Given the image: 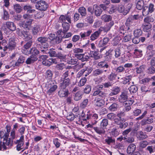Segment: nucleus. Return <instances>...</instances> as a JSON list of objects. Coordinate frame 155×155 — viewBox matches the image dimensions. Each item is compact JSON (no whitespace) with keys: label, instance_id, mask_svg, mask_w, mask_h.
I'll return each instance as SVG.
<instances>
[{"label":"nucleus","instance_id":"nucleus-2","mask_svg":"<svg viewBox=\"0 0 155 155\" xmlns=\"http://www.w3.org/2000/svg\"><path fill=\"white\" fill-rule=\"evenodd\" d=\"M87 10L91 15H93L94 14L97 17L100 16L103 12V10L96 4L94 5L92 7L91 6L88 7Z\"/></svg>","mask_w":155,"mask_h":155},{"label":"nucleus","instance_id":"nucleus-35","mask_svg":"<svg viewBox=\"0 0 155 155\" xmlns=\"http://www.w3.org/2000/svg\"><path fill=\"white\" fill-rule=\"evenodd\" d=\"M144 5V3L143 1V0H139L137 3L136 8L138 10H141L142 8L143 9Z\"/></svg>","mask_w":155,"mask_h":155},{"label":"nucleus","instance_id":"nucleus-49","mask_svg":"<svg viewBox=\"0 0 155 155\" xmlns=\"http://www.w3.org/2000/svg\"><path fill=\"white\" fill-rule=\"evenodd\" d=\"M114 69L117 73H120L124 72L125 69L123 66H120Z\"/></svg>","mask_w":155,"mask_h":155},{"label":"nucleus","instance_id":"nucleus-50","mask_svg":"<svg viewBox=\"0 0 155 155\" xmlns=\"http://www.w3.org/2000/svg\"><path fill=\"white\" fill-rule=\"evenodd\" d=\"M85 19L86 21L89 24H92L94 21L93 15L91 14L90 16H87Z\"/></svg>","mask_w":155,"mask_h":155},{"label":"nucleus","instance_id":"nucleus-37","mask_svg":"<svg viewBox=\"0 0 155 155\" xmlns=\"http://www.w3.org/2000/svg\"><path fill=\"white\" fill-rule=\"evenodd\" d=\"M70 25L69 23L64 22L62 24V27L63 29V33H65L69 30Z\"/></svg>","mask_w":155,"mask_h":155},{"label":"nucleus","instance_id":"nucleus-16","mask_svg":"<svg viewBox=\"0 0 155 155\" xmlns=\"http://www.w3.org/2000/svg\"><path fill=\"white\" fill-rule=\"evenodd\" d=\"M60 87L66 88L70 84V80L69 78L66 79L60 80Z\"/></svg>","mask_w":155,"mask_h":155},{"label":"nucleus","instance_id":"nucleus-7","mask_svg":"<svg viewBox=\"0 0 155 155\" xmlns=\"http://www.w3.org/2000/svg\"><path fill=\"white\" fill-rule=\"evenodd\" d=\"M114 123L117 125H119V128L120 129H124L127 127L128 125L127 122H125L124 124L122 123L121 119L120 118H118L116 116L114 119L113 120Z\"/></svg>","mask_w":155,"mask_h":155},{"label":"nucleus","instance_id":"nucleus-62","mask_svg":"<svg viewBox=\"0 0 155 155\" xmlns=\"http://www.w3.org/2000/svg\"><path fill=\"white\" fill-rule=\"evenodd\" d=\"M73 51L75 55V54H79L82 53L83 51V50L80 48H75L73 49Z\"/></svg>","mask_w":155,"mask_h":155},{"label":"nucleus","instance_id":"nucleus-61","mask_svg":"<svg viewBox=\"0 0 155 155\" xmlns=\"http://www.w3.org/2000/svg\"><path fill=\"white\" fill-rule=\"evenodd\" d=\"M75 117V115L72 113H69L67 116V118L68 120L70 121H73Z\"/></svg>","mask_w":155,"mask_h":155},{"label":"nucleus","instance_id":"nucleus-53","mask_svg":"<svg viewBox=\"0 0 155 155\" xmlns=\"http://www.w3.org/2000/svg\"><path fill=\"white\" fill-rule=\"evenodd\" d=\"M82 93L80 91H78L75 94L74 99L75 101H78L81 98Z\"/></svg>","mask_w":155,"mask_h":155},{"label":"nucleus","instance_id":"nucleus-27","mask_svg":"<svg viewBox=\"0 0 155 155\" xmlns=\"http://www.w3.org/2000/svg\"><path fill=\"white\" fill-rule=\"evenodd\" d=\"M38 60L37 57H35L32 55H31L28 58L26 61V63L27 64H30L31 63L34 62Z\"/></svg>","mask_w":155,"mask_h":155},{"label":"nucleus","instance_id":"nucleus-13","mask_svg":"<svg viewBox=\"0 0 155 155\" xmlns=\"http://www.w3.org/2000/svg\"><path fill=\"white\" fill-rule=\"evenodd\" d=\"M8 49L12 50L15 49L16 46L15 38L14 36L10 37L9 39V43L8 44Z\"/></svg>","mask_w":155,"mask_h":155},{"label":"nucleus","instance_id":"nucleus-46","mask_svg":"<svg viewBox=\"0 0 155 155\" xmlns=\"http://www.w3.org/2000/svg\"><path fill=\"white\" fill-rule=\"evenodd\" d=\"M142 31L140 29H138L135 30L134 32V37H139L142 35Z\"/></svg>","mask_w":155,"mask_h":155},{"label":"nucleus","instance_id":"nucleus-11","mask_svg":"<svg viewBox=\"0 0 155 155\" xmlns=\"http://www.w3.org/2000/svg\"><path fill=\"white\" fill-rule=\"evenodd\" d=\"M33 20H29L23 21L22 23L21 26L24 29L26 30H30L31 27L32 23Z\"/></svg>","mask_w":155,"mask_h":155},{"label":"nucleus","instance_id":"nucleus-59","mask_svg":"<svg viewBox=\"0 0 155 155\" xmlns=\"http://www.w3.org/2000/svg\"><path fill=\"white\" fill-rule=\"evenodd\" d=\"M90 53H93V54L91 56V57L93 58L95 60H98L100 58V56L98 55L97 52L96 51H91Z\"/></svg>","mask_w":155,"mask_h":155},{"label":"nucleus","instance_id":"nucleus-58","mask_svg":"<svg viewBox=\"0 0 155 155\" xmlns=\"http://www.w3.org/2000/svg\"><path fill=\"white\" fill-rule=\"evenodd\" d=\"M125 26L122 25L120 26L119 28L118 32L119 34H121V35H124L126 32V30L124 29Z\"/></svg>","mask_w":155,"mask_h":155},{"label":"nucleus","instance_id":"nucleus-29","mask_svg":"<svg viewBox=\"0 0 155 155\" xmlns=\"http://www.w3.org/2000/svg\"><path fill=\"white\" fill-rule=\"evenodd\" d=\"M101 19L104 22H107L111 21L112 17L110 15L104 14L101 16Z\"/></svg>","mask_w":155,"mask_h":155},{"label":"nucleus","instance_id":"nucleus-44","mask_svg":"<svg viewBox=\"0 0 155 155\" xmlns=\"http://www.w3.org/2000/svg\"><path fill=\"white\" fill-rule=\"evenodd\" d=\"M119 134V132L118 129L116 128H113L110 132V134L112 136L114 137H117Z\"/></svg>","mask_w":155,"mask_h":155},{"label":"nucleus","instance_id":"nucleus-36","mask_svg":"<svg viewBox=\"0 0 155 155\" xmlns=\"http://www.w3.org/2000/svg\"><path fill=\"white\" fill-rule=\"evenodd\" d=\"M58 88V86L55 84H52L51 85L50 89L48 91L47 93L49 95L52 93L54 92Z\"/></svg>","mask_w":155,"mask_h":155},{"label":"nucleus","instance_id":"nucleus-33","mask_svg":"<svg viewBox=\"0 0 155 155\" xmlns=\"http://www.w3.org/2000/svg\"><path fill=\"white\" fill-rule=\"evenodd\" d=\"M137 137L138 139L139 140L144 139L148 137L147 135L144 134L142 131H139L137 133Z\"/></svg>","mask_w":155,"mask_h":155},{"label":"nucleus","instance_id":"nucleus-42","mask_svg":"<svg viewBox=\"0 0 155 155\" xmlns=\"http://www.w3.org/2000/svg\"><path fill=\"white\" fill-rule=\"evenodd\" d=\"M32 6L30 5H25L24 7V10L27 11V12L28 13H32L35 12V10L32 9Z\"/></svg>","mask_w":155,"mask_h":155},{"label":"nucleus","instance_id":"nucleus-28","mask_svg":"<svg viewBox=\"0 0 155 155\" xmlns=\"http://www.w3.org/2000/svg\"><path fill=\"white\" fill-rule=\"evenodd\" d=\"M104 72L103 70L100 68H98L93 71L92 72V75L94 76L101 75Z\"/></svg>","mask_w":155,"mask_h":155},{"label":"nucleus","instance_id":"nucleus-24","mask_svg":"<svg viewBox=\"0 0 155 155\" xmlns=\"http://www.w3.org/2000/svg\"><path fill=\"white\" fill-rule=\"evenodd\" d=\"M97 66L99 68H103L104 69H107L109 67L108 63L106 62L105 61H104L98 62L97 64Z\"/></svg>","mask_w":155,"mask_h":155},{"label":"nucleus","instance_id":"nucleus-41","mask_svg":"<svg viewBox=\"0 0 155 155\" xmlns=\"http://www.w3.org/2000/svg\"><path fill=\"white\" fill-rule=\"evenodd\" d=\"M155 72V67L150 65L149 67L147 70V73L148 74H154Z\"/></svg>","mask_w":155,"mask_h":155},{"label":"nucleus","instance_id":"nucleus-56","mask_svg":"<svg viewBox=\"0 0 155 155\" xmlns=\"http://www.w3.org/2000/svg\"><path fill=\"white\" fill-rule=\"evenodd\" d=\"M154 21V19L151 16H148L145 18L144 19V21L146 23H150V22H153Z\"/></svg>","mask_w":155,"mask_h":155},{"label":"nucleus","instance_id":"nucleus-43","mask_svg":"<svg viewBox=\"0 0 155 155\" xmlns=\"http://www.w3.org/2000/svg\"><path fill=\"white\" fill-rule=\"evenodd\" d=\"M146 68V66L142 65L139 67L136 68V72L137 74H141L143 72Z\"/></svg>","mask_w":155,"mask_h":155},{"label":"nucleus","instance_id":"nucleus-60","mask_svg":"<svg viewBox=\"0 0 155 155\" xmlns=\"http://www.w3.org/2000/svg\"><path fill=\"white\" fill-rule=\"evenodd\" d=\"M116 116V115L113 113H109L107 115L108 119L111 120H113Z\"/></svg>","mask_w":155,"mask_h":155},{"label":"nucleus","instance_id":"nucleus-34","mask_svg":"<svg viewBox=\"0 0 155 155\" xmlns=\"http://www.w3.org/2000/svg\"><path fill=\"white\" fill-rule=\"evenodd\" d=\"M25 60V58L24 57L22 56H20L18 60L17 61L15 62V66H20L24 62Z\"/></svg>","mask_w":155,"mask_h":155},{"label":"nucleus","instance_id":"nucleus-15","mask_svg":"<svg viewBox=\"0 0 155 155\" xmlns=\"http://www.w3.org/2000/svg\"><path fill=\"white\" fill-rule=\"evenodd\" d=\"M132 76L130 75L126 76L125 77L122 78L120 79V82L124 84H127L129 85L131 80Z\"/></svg>","mask_w":155,"mask_h":155},{"label":"nucleus","instance_id":"nucleus-47","mask_svg":"<svg viewBox=\"0 0 155 155\" xmlns=\"http://www.w3.org/2000/svg\"><path fill=\"white\" fill-rule=\"evenodd\" d=\"M40 30V26L39 25H34L32 28V32L33 35L37 34Z\"/></svg>","mask_w":155,"mask_h":155},{"label":"nucleus","instance_id":"nucleus-22","mask_svg":"<svg viewBox=\"0 0 155 155\" xmlns=\"http://www.w3.org/2000/svg\"><path fill=\"white\" fill-rule=\"evenodd\" d=\"M128 99V96L126 93L122 92L119 98V101L120 103H123L127 101Z\"/></svg>","mask_w":155,"mask_h":155},{"label":"nucleus","instance_id":"nucleus-3","mask_svg":"<svg viewBox=\"0 0 155 155\" xmlns=\"http://www.w3.org/2000/svg\"><path fill=\"white\" fill-rule=\"evenodd\" d=\"M48 6V4L45 1L41 0L39 1V2L35 5L36 9L41 11H46Z\"/></svg>","mask_w":155,"mask_h":155},{"label":"nucleus","instance_id":"nucleus-20","mask_svg":"<svg viewBox=\"0 0 155 155\" xmlns=\"http://www.w3.org/2000/svg\"><path fill=\"white\" fill-rule=\"evenodd\" d=\"M5 24L6 27L12 31H14L16 29V27L14 23L11 21H7Z\"/></svg>","mask_w":155,"mask_h":155},{"label":"nucleus","instance_id":"nucleus-10","mask_svg":"<svg viewBox=\"0 0 155 155\" xmlns=\"http://www.w3.org/2000/svg\"><path fill=\"white\" fill-rule=\"evenodd\" d=\"M3 141L2 142L1 141L0 142V150H6L7 149L6 146L11 145L12 144L10 139L8 140Z\"/></svg>","mask_w":155,"mask_h":155},{"label":"nucleus","instance_id":"nucleus-30","mask_svg":"<svg viewBox=\"0 0 155 155\" xmlns=\"http://www.w3.org/2000/svg\"><path fill=\"white\" fill-rule=\"evenodd\" d=\"M78 12L80 14L82 17L86 16L87 14L86 9L84 7H80L78 10Z\"/></svg>","mask_w":155,"mask_h":155},{"label":"nucleus","instance_id":"nucleus-54","mask_svg":"<svg viewBox=\"0 0 155 155\" xmlns=\"http://www.w3.org/2000/svg\"><path fill=\"white\" fill-rule=\"evenodd\" d=\"M117 74L112 72L108 76V79L110 81L115 80L117 77Z\"/></svg>","mask_w":155,"mask_h":155},{"label":"nucleus","instance_id":"nucleus-31","mask_svg":"<svg viewBox=\"0 0 155 155\" xmlns=\"http://www.w3.org/2000/svg\"><path fill=\"white\" fill-rule=\"evenodd\" d=\"M120 88L118 87H113L112 92L109 94L110 96H112L118 94L120 91Z\"/></svg>","mask_w":155,"mask_h":155},{"label":"nucleus","instance_id":"nucleus-5","mask_svg":"<svg viewBox=\"0 0 155 155\" xmlns=\"http://www.w3.org/2000/svg\"><path fill=\"white\" fill-rule=\"evenodd\" d=\"M129 6L127 7H125L124 5H120L118 8V12L122 13L123 15H126L128 14L131 8V4H128Z\"/></svg>","mask_w":155,"mask_h":155},{"label":"nucleus","instance_id":"nucleus-19","mask_svg":"<svg viewBox=\"0 0 155 155\" xmlns=\"http://www.w3.org/2000/svg\"><path fill=\"white\" fill-rule=\"evenodd\" d=\"M101 31L99 29L92 34L90 36V40L92 41H94L97 39L101 34Z\"/></svg>","mask_w":155,"mask_h":155},{"label":"nucleus","instance_id":"nucleus-45","mask_svg":"<svg viewBox=\"0 0 155 155\" xmlns=\"http://www.w3.org/2000/svg\"><path fill=\"white\" fill-rule=\"evenodd\" d=\"M114 53V50L113 49L110 48L105 53V56L108 58L111 59L113 54Z\"/></svg>","mask_w":155,"mask_h":155},{"label":"nucleus","instance_id":"nucleus-6","mask_svg":"<svg viewBox=\"0 0 155 155\" xmlns=\"http://www.w3.org/2000/svg\"><path fill=\"white\" fill-rule=\"evenodd\" d=\"M154 10V5L151 3L149 5V7H144L143 9V16L149 14V13H151Z\"/></svg>","mask_w":155,"mask_h":155},{"label":"nucleus","instance_id":"nucleus-18","mask_svg":"<svg viewBox=\"0 0 155 155\" xmlns=\"http://www.w3.org/2000/svg\"><path fill=\"white\" fill-rule=\"evenodd\" d=\"M22 35H23L25 41H32V36L30 32L27 31H23Z\"/></svg>","mask_w":155,"mask_h":155},{"label":"nucleus","instance_id":"nucleus-52","mask_svg":"<svg viewBox=\"0 0 155 155\" xmlns=\"http://www.w3.org/2000/svg\"><path fill=\"white\" fill-rule=\"evenodd\" d=\"M53 74L51 71L50 70H47L46 73L45 77L48 79H51L52 78Z\"/></svg>","mask_w":155,"mask_h":155},{"label":"nucleus","instance_id":"nucleus-4","mask_svg":"<svg viewBox=\"0 0 155 155\" xmlns=\"http://www.w3.org/2000/svg\"><path fill=\"white\" fill-rule=\"evenodd\" d=\"M48 38L47 37H40L37 39L38 42L40 43L42 47L45 49H47L49 46L48 43Z\"/></svg>","mask_w":155,"mask_h":155},{"label":"nucleus","instance_id":"nucleus-32","mask_svg":"<svg viewBox=\"0 0 155 155\" xmlns=\"http://www.w3.org/2000/svg\"><path fill=\"white\" fill-rule=\"evenodd\" d=\"M29 53L31 54V55L37 57V56L39 54V51L36 48H31L29 51Z\"/></svg>","mask_w":155,"mask_h":155},{"label":"nucleus","instance_id":"nucleus-14","mask_svg":"<svg viewBox=\"0 0 155 155\" xmlns=\"http://www.w3.org/2000/svg\"><path fill=\"white\" fill-rule=\"evenodd\" d=\"M92 128L94 130L95 132L101 135H104L106 133V129L100 126V127H92Z\"/></svg>","mask_w":155,"mask_h":155},{"label":"nucleus","instance_id":"nucleus-1","mask_svg":"<svg viewBox=\"0 0 155 155\" xmlns=\"http://www.w3.org/2000/svg\"><path fill=\"white\" fill-rule=\"evenodd\" d=\"M107 94L104 91L98 90L94 91L93 96H96L94 101L95 105L97 107H101L104 104V102L103 99L107 97Z\"/></svg>","mask_w":155,"mask_h":155},{"label":"nucleus","instance_id":"nucleus-26","mask_svg":"<svg viewBox=\"0 0 155 155\" xmlns=\"http://www.w3.org/2000/svg\"><path fill=\"white\" fill-rule=\"evenodd\" d=\"M109 41V39L107 37H105L103 39V41H100L98 44V46L102 47L107 45Z\"/></svg>","mask_w":155,"mask_h":155},{"label":"nucleus","instance_id":"nucleus-9","mask_svg":"<svg viewBox=\"0 0 155 155\" xmlns=\"http://www.w3.org/2000/svg\"><path fill=\"white\" fill-rule=\"evenodd\" d=\"M24 136H21L19 140H17L15 143L17 144V150L19 151L23 149V145L24 144Z\"/></svg>","mask_w":155,"mask_h":155},{"label":"nucleus","instance_id":"nucleus-8","mask_svg":"<svg viewBox=\"0 0 155 155\" xmlns=\"http://www.w3.org/2000/svg\"><path fill=\"white\" fill-rule=\"evenodd\" d=\"M133 100H129L127 101L124 102L123 105L124 107V112H127L129 111L131 109V105L134 103Z\"/></svg>","mask_w":155,"mask_h":155},{"label":"nucleus","instance_id":"nucleus-25","mask_svg":"<svg viewBox=\"0 0 155 155\" xmlns=\"http://www.w3.org/2000/svg\"><path fill=\"white\" fill-rule=\"evenodd\" d=\"M105 143L108 145H110L112 143L115 144V139L111 137L107 136L105 140Z\"/></svg>","mask_w":155,"mask_h":155},{"label":"nucleus","instance_id":"nucleus-38","mask_svg":"<svg viewBox=\"0 0 155 155\" xmlns=\"http://www.w3.org/2000/svg\"><path fill=\"white\" fill-rule=\"evenodd\" d=\"M8 136L6 133L5 131H0V137L1 138H3V140H8L9 139L8 137Z\"/></svg>","mask_w":155,"mask_h":155},{"label":"nucleus","instance_id":"nucleus-57","mask_svg":"<svg viewBox=\"0 0 155 155\" xmlns=\"http://www.w3.org/2000/svg\"><path fill=\"white\" fill-rule=\"evenodd\" d=\"M63 36H56L55 38V42L54 44V45L55 44H58L60 43L62 41V39L63 38Z\"/></svg>","mask_w":155,"mask_h":155},{"label":"nucleus","instance_id":"nucleus-63","mask_svg":"<svg viewBox=\"0 0 155 155\" xmlns=\"http://www.w3.org/2000/svg\"><path fill=\"white\" fill-rule=\"evenodd\" d=\"M114 56L116 58H118L120 56L121 52L119 48H117L114 51Z\"/></svg>","mask_w":155,"mask_h":155},{"label":"nucleus","instance_id":"nucleus-21","mask_svg":"<svg viewBox=\"0 0 155 155\" xmlns=\"http://www.w3.org/2000/svg\"><path fill=\"white\" fill-rule=\"evenodd\" d=\"M75 56L78 59L81 60L82 62L87 61L89 58V57L87 55L84 56V54H75Z\"/></svg>","mask_w":155,"mask_h":155},{"label":"nucleus","instance_id":"nucleus-51","mask_svg":"<svg viewBox=\"0 0 155 155\" xmlns=\"http://www.w3.org/2000/svg\"><path fill=\"white\" fill-rule=\"evenodd\" d=\"M142 27L144 31H147L149 30L152 27V25L150 23L143 24Z\"/></svg>","mask_w":155,"mask_h":155},{"label":"nucleus","instance_id":"nucleus-64","mask_svg":"<svg viewBox=\"0 0 155 155\" xmlns=\"http://www.w3.org/2000/svg\"><path fill=\"white\" fill-rule=\"evenodd\" d=\"M151 79L149 78H145L139 81V83L141 84H145L148 83L150 80Z\"/></svg>","mask_w":155,"mask_h":155},{"label":"nucleus","instance_id":"nucleus-17","mask_svg":"<svg viewBox=\"0 0 155 155\" xmlns=\"http://www.w3.org/2000/svg\"><path fill=\"white\" fill-rule=\"evenodd\" d=\"M133 15H130L127 19L125 23V25L127 27V30H129V31H131V30L130 29V26L133 23Z\"/></svg>","mask_w":155,"mask_h":155},{"label":"nucleus","instance_id":"nucleus-55","mask_svg":"<svg viewBox=\"0 0 155 155\" xmlns=\"http://www.w3.org/2000/svg\"><path fill=\"white\" fill-rule=\"evenodd\" d=\"M129 90L131 93H135L138 90L137 86L135 85H131L129 88Z\"/></svg>","mask_w":155,"mask_h":155},{"label":"nucleus","instance_id":"nucleus-39","mask_svg":"<svg viewBox=\"0 0 155 155\" xmlns=\"http://www.w3.org/2000/svg\"><path fill=\"white\" fill-rule=\"evenodd\" d=\"M108 124V120L107 119H103L102 121L101 122L100 124V126L105 128V129H106V127L107 126Z\"/></svg>","mask_w":155,"mask_h":155},{"label":"nucleus","instance_id":"nucleus-40","mask_svg":"<svg viewBox=\"0 0 155 155\" xmlns=\"http://www.w3.org/2000/svg\"><path fill=\"white\" fill-rule=\"evenodd\" d=\"M117 108L118 105L116 103H114L108 107V109L111 112H114L117 110Z\"/></svg>","mask_w":155,"mask_h":155},{"label":"nucleus","instance_id":"nucleus-48","mask_svg":"<svg viewBox=\"0 0 155 155\" xmlns=\"http://www.w3.org/2000/svg\"><path fill=\"white\" fill-rule=\"evenodd\" d=\"M27 41V42L23 46L24 48L26 50L32 46L33 43L32 41L29 40Z\"/></svg>","mask_w":155,"mask_h":155},{"label":"nucleus","instance_id":"nucleus-23","mask_svg":"<svg viewBox=\"0 0 155 155\" xmlns=\"http://www.w3.org/2000/svg\"><path fill=\"white\" fill-rule=\"evenodd\" d=\"M136 148V145L134 143H131L127 148V152L129 154H131L135 150Z\"/></svg>","mask_w":155,"mask_h":155},{"label":"nucleus","instance_id":"nucleus-12","mask_svg":"<svg viewBox=\"0 0 155 155\" xmlns=\"http://www.w3.org/2000/svg\"><path fill=\"white\" fill-rule=\"evenodd\" d=\"M59 91L58 95L60 97H64L68 96L69 91L68 89L59 86Z\"/></svg>","mask_w":155,"mask_h":155}]
</instances>
